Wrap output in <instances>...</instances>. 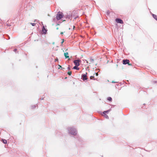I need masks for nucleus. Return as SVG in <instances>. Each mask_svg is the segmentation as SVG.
<instances>
[{
	"instance_id": "1",
	"label": "nucleus",
	"mask_w": 157,
	"mask_h": 157,
	"mask_svg": "<svg viewBox=\"0 0 157 157\" xmlns=\"http://www.w3.org/2000/svg\"><path fill=\"white\" fill-rule=\"evenodd\" d=\"M68 133L71 135L75 136L76 140L81 143L82 142V140L77 134V131L76 128L73 127H70L67 128Z\"/></svg>"
},
{
	"instance_id": "2",
	"label": "nucleus",
	"mask_w": 157,
	"mask_h": 157,
	"mask_svg": "<svg viewBox=\"0 0 157 157\" xmlns=\"http://www.w3.org/2000/svg\"><path fill=\"white\" fill-rule=\"evenodd\" d=\"M64 16V15L63 13H60V12H58L56 15V19L57 20H59L60 19L62 18H63V17Z\"/></svg>"
},
{
	"instance_id": "3",
	"label": "nucleus",
	"mask_w": 157,
	"mask_h": 157,
	"mask_svg": "<svg viewBox=\"0 0 157 157\" xmlns=\"http://www.w3.org/2000/svg\"><path fill=\"white\" fill-rule=\"evenodd\" d=\"M63 19H69L72 17V16L71 15L70 12H69L68 13H67V14L64 15Z\"/></svg>"
},
{
	"instance_id": "4",
	"label": "nucleus",
	"mask_w": 157,
	"mask_h": 157,
	"mask_svg": "<svg viewBox=\"0 0 157 157\" xmlns=\"http://www.w3.org/2000/svg\"><path fill=\"white\" fill-rule=\"evenodd\" d=\"M122 62L123 64L124 65L128 64L129 66H131L132 65V64H130L129 63L130 61L128 59H124L123 60Z\"/></svg>"
},
{
	"instance_id": "5",
	"label": "nucleus",
	"mask_w": 157,
	"mask_h": 157,
	"mask_svg": "<svg viewBox=\"0 0 157 157\" xmlns=\"http://www.w3.org/2000/svg\"><path fill=\"white\" fill-rule=\"evenodd\" d=\"M111 110V109H109L103 112L104 117L106 119H109V117L107 115L106 113H108L110 112Z\"/></svg>"
},
{
	"instance_id": "6",
	"label": "nucleus",
	"mask_w": 157,
	"mask_h": 157,
	"mask_svg": "<svg viewBox=\"0 0 157 157\" xmlns=\"http://www.w3.org/2000/svg\"><path fill=\"white\" fill-rule=\"evenodd\" d=\"M87 75V73L86 72V74H82L81 76V78L83 81H85L86 80H87V78L86 77Z\"/></svg>"
},
{
	"instance_id": "7",
	"label": "nucleus",
	"mask_w": 157,
	"mask_h": 157,
	"mask_svg": "<svg viewBox=\"0 0 157 157\" xmlns=\"http://www.w3.org/2000/svg\"><path fill=\"white\" fill-rule=\"evenodd\" d=\"M115 21L117 23H119L122 24L123 23V20L120 18H117L115 19Z\"/></svg>"
},
{
	"instance_id": "8",
	"label": "nucleus",
	"mask_w": 157,
	"mask_h": 157,
	"mask_svg": "<svg viewBox=\"0 0 157 157\" xmlns=\"http://www.w3.org/2000/svg\"><path fill=\"white\" fill-rule=\"evenodd\" d=\"M47 31V29L45 28L44 26H43L42 29V34H46Z\"/></svg>"
},
{
	"instance_id": "9",
	"label": "nucleus",
	"mask_w": 157,
	"mask_h": 157,
	"mask_svg": "<svg viewBox=\"0 0 157 157\" xmlns=\"http://www.w3.org/2000/svg\"><path fill=\"white\" fill-rule=\"evenodd\" d=\"M78 60H75L74 61V63L75 64V66H79L80 64L79 63H78Z\"/></svg>"
},
{
	"instance_id": "10",
	"label": "nucleus",
	"mask_w": 157,
	"mask_h": 157,
	"mask_svg": "<svg viewBox=\"0 0 157 157\" xmlns=\"http://www.w3.org/2000/svg\"><path fill=\"white\" fill-rule=\"evenodd\" d=\"M78 66H74L73 68V69L79 70V68L78 67Z\"/></svg>"
},
{
	"instance_id": "11",
	"label": "nucleus",
	"mask_w": 157,
	"mask_h": 157,
	"mask_svg": "<svg viewBox=\"0 0 157 157\" xmlns=\"http://www.w3.org/2000/svg\"><path fill=\"white\" fill-rule=\"evenodd\" d=\"M68 54L67 52H66L64 53V55L65 57V58L67 59L69 57V56H67V55H68Z\"/></svg>"
},
{
	"instance_id": "12",
	"label": "nucleus",
	"mask_w": 157,
	"mask_h": 157,
	"mask_svg": "<svg viewBox=\"0 0 157 157\" xmlns=\"http://www.w3.org/2000/svg\"><path fill=\"white\" fill-rule=\"evenodd\" d=\"M153 17L156 21H157V15L154 14H152Z\"/></svg>"
},
{
	"instance_id": "13",
	"label": "nucleus",
	"mask_w": 157,
	"mask_h": 157,
	"mask_svg": "<svg viewBox=\"0 0 157 157\" xmlns=\"http://www.w3.org/2000/svg\"><path fill=\"white\" fill-rule=\"evenodd\" d=\"M89 61L91 63H93L94 62V59L90 57L89 59Z\"/></svg>"
},
{
	"instance_id": "14",
	"label": "nucleus",
	"mask_w": 157,
	"mask_h": 157,
	"mask_svg": "<svg viewBox=\"0 0 157 157\" xmlns=\"http://www.w3.org/2000/svg\"><path fill=\"white\" fill-rule=\"evenodd\" d=\"M2 142L4 144H6L7 143V141L6 140L4 139H2Z\"/></svg>"
},
{
	"instance_id": "15",
	"label": "nucleus",
	"mask_w": 157,
	"mask_h": 157,
	"mask_svg": "<svg viewBox=\"0 0 157 157\" xmlns=\"http://www.w3.org/2000/svg\"><path fill=\"white\" fill-rule=\"evenodd\" d=\"M107 99L109 101H112V99L111 97H109L107 98Z\"/></svg>"
},
{
	"instance_id": "16",
	"label": "nucleus",
	"mask_w": 157,
	"mask_h": 157,
	"mask_svg": "<svg viewBox=\"0 0 157 157\" xmlns=\"http://www.w3.org/2000/svg\"><path fill=\"white\" fill-rule=\"evenodd\" d=\"M37 106V105H32V106H31V108L32 109H34Z\"/></svg>"
},
{
	"instance_id": "17",
	"label": "nucleus",
	"mask_w": 157,
	"mask_h": 157,
	"mask_svg": "<svg viewBox=\"0 0 157 157\" xmlns=\"http://www.w3.org/2000/svg\"><path fill=\"white\" fill-rule=\"evenodd\" d=\"M90 78L91 79H93L94 80H95V78H94V76H90Z\"/></svg>"
},
{
	"instance_id": "18",
	"label": "nucleus",
	"mask_w": 157,
	"mask_h": 157,
	"mask_svg": "<svg viewBox=\"0 0 157 157\" xmlns=\"http://www.w3.org/2000/svg\"><path fill=\"white\" fill-rule=\"evenodd\" d=\"M67 74H68V75H71V74H72V72L71 71H68V72H67Z\"/></svg>"
},
{
	"instance_id": "19",
	"label": "nucleus",
	"mask_w": 157,
	"mask_h": 157,
	"mask_svg": "<svg viewBox=\"0 0 157 157\" xmlns=\"http://www.w3.org/2000/svg\"><path fill=\"white\" fill-rule=\"evenodd\" d=\"M110 12L109 10H108L106 13V15H109Z\"/></svg>"
},
{
	"instance_id": "20",
	"label": "nucleus",
	"mask_w": 157,
	"mask_h": 157,
	"mask_svg": "<svg viewBox=\"0 0 157 157\" xmlns=\"http://www.w3.org/2000/svg\"><path fill=\"white\" fill-rule=\"evenodd\" d=\"M31 24L33 26H35L36 24L35 23H31Z\"/></svg>"
},
{
	"instance_id": "21",
	"label": "nucleus",
	"mask_w": 157,
	"mask_h": 157,
	"mask_svg": "<svg viewBox=\"0 0 157 157\" xmlns=\"http://www.w3.org/2000/svg\"><path fill=\"white\" fill-rule=\"evenodd\" d=\"M95 74L96 76H97L98 75V73H95Z\"/></svg>"
},
{
	"instance_id": "22",
	"label": "nucleus",
	"mask_w": 157,
	"mask_h": 157,
	"mask_svg": "<svg viewBox=\"0 0 157 157\" xmlns=\"http://www.w3.org/2000/svg\"><path fill=\"white\" fill-rule=\"evenodd\" d=\"M76 60H78V63H80L81 61V60L80 59H76Z\"/></svg>"
},
{
	"instance_id": "23",
	"label": "nucleus",
	"mask_w": 157,
	"mask_h": 157,
	"mask_svg": "<svg viewBox=\"0 0 157 157\" xmlns=\"http://www.w3.org/2000/svg\"><path fill=\"white\" fill-rule=\"evenodd\" d=\"M67 69L68 70H70V67L69 65L67 67Z\"/></svg>"
},
{
	"instance_id": "24",
	"label": "nucleus",
	"mask_w": 157,
	"mask_h": 157,
	"mask_svg": "<svg viewBox=\"0 0 157 157\" xmlns=\"http://www.w3.org/2000/svg\"><path fill=\"white\" fill-rule=\"evenodd\" d=\"M59 69H61V68H62V67L60 65H59Z\"/></svg>"
},
{
	"instance_id": "25",
	"label": "nucleus",
	"mask_w": 157,
	"mask_h": 157,
	"mask_svg": "<svg viewBox=\"0 0 157 157\" xmlns=\"http://www.w3.org/2000/svg\"><path fill=\"white\" fill-rule=\"evenodd\" d=\"M153 82L154 83H156L157 82V81H153Z\"/></svg>"
},
{
	"instance_id": "26",
	"label": "nucleus",
	"mask_w": 157,
	"mask_h": 157,
	"mask_svg": "<svg viewBox=\"0 0 157 157\" xmlns=\"http://www.w3.org/2000/svg\"><path fill=\"white\" fill-rule=\"evenodd\" d=\"M17 51V49L16 48H15L13 50V51L14 52H16Z\"/></svg>"
},
{
	"instance_id": "27",
	"label": "nucleus",
	"mask_w": 157,
	"mask_h": 157,
	"mask_svg": "<svg viewBox=\"0 0 157 157\" xmlns=\"http://www.w3.org/2000/svg\"><path fill=\"white\" fill-rule=\"evenodd\" d=\"M7 36H8V39H7V40H9V39H10V37L9 36H8V35H7Z\"/></svg>"
},
{
	"instance_id": "28",
	"label": "nucleus",
	"mask_w": 157,
	"mask_h": 157,
	"mask_svg": "<svg viewBox=\"0 0 157 157\" xmlns=\"http://www.w3.org/2000/svg\"><path fill=\"white\" fill-rule=\"evenodd\" d=\"M7 25L8 26H11L9 24H7Z\"/></svg>"
},
{
	"instance_id": "29",
	"label": "nucleus",
	"mask_w": 157,
	"mask_h": 157,
	"mask_svg": "<svg viewBox=\"0 0 157 157\" xmlns=\"http://www.w3.org/2000/svg\"><path fill=\"white\" fill-rule=\"evenodd\" d=\"M63 42H64V40L63 39V41L61 42V43L62 44Z\"/></svg>"
},
{
	"instance_id": "30",
	"label": "nucleus",
	"mask_w": 157,
	"mask_h": 157,
	"mask_svg": "<svg viewBox=\"0 0 157 157\" xmlns=\"http://www.w3.org/2000/svg\"><path fill=\"white\" fill-rule=\"evenodd\" d=\"M75 28V26H73V30H74Z\"/></svg>"
},
{
	"instance_id": "31",
	"label": "nucleus",
	"mask_w": 157,
	"mask_h": 157,
	"mask_svg": "<svg viewBox=\"0 0 157 157\" xmlns=\"http://www.w3.org/2000/svg\"><path fill=\"white\" fill-rule=\"evenodd\" d=\"M78 16H77V17H75L74 18V19H76L77 18H78Z\"/></svg>"
},
{
	"instance_id": "32",
	"label": "nucleus",
	"mask_w": 157,
	"mask_h": 157,
	"mask_svg": "<svg viewBox=\"0 0 157 157\" xmlns=\"http://www.w3.org/2000/svg\"><path fill=\"white\" fill-rule=\"evenodd\" d=\"M63 34V32H61V33H60V34H61L62 35V34Z\"/></svg>"
},
{
	"instance_id": "33",
	"label": "nucleus",
	"mask_w": 157,
	"mask_h": 157,
	"mask_svg": "<svg viewBox=\"0 0 157 157\" xmlns=\"http://www.w3.org/2000/svg\"><path fill=\"white\" fill-rule=\"evenodd\" d=\"M40 99L41 100H42L44 99V98H40Z\"/></svg>"
},
{
	"instance_id": "34",
	"label": "nucleus",
	"mask_w": 157,
	"mask_h": 157,
	"mask_svg": "<svg viewBox=\"0 0 157 157\" xmlns=\"http://www.w3.org/2000/svg\"><path fill=\"white\" fill-rule=\"evenodd\" d=\"M61 69L63 70L64 69H65V68L62 67V68H61Z\"/></svg>"
},
{
	"instance_id": "35",
	"label": "nucleus",
	"mask_w": 157,
	"mask_h": 157,
	"mask_svg": "<svg viewBox=\"0 0 157 157\" xmlns=\"http://www.w3.org/2000/svg\"><path fill=\"white\" fill-rule=\"evenodd\" d=\"M116 82H114L113 81L112 82V83H116Z\"/></svg>"
},
{
	"instance_id": "36",
	"label": "nucleus",
	"mask_w": 157,
	"mask_h": 157,
	"mask_svg": "<svg viewBox=\"0 0 157 157\" xmlns=\"http://www.w3.org/2000/svg\"><path fill=\"white\" fill-rule=\"evenodd\" d=\"M85 60L86 62V63H88V62L87 61V60Z\"/></svg>"
},
{
	"instance_id": "37",
	"label": "nucleus",
	"mask_w": 157,
	"mask_h": 157,
	"mask_svg": "<svg viewBox=\"0 0 157 157\" xmlns=\"http://www.w3.org/2000/svg\"><path fill=\"white\" fill-rule=\"evenodd\" d=\"M55 20H56L55 18H54L53 19V20L54 21Z\"/></svg>"
},
{
	"instance_id": "38",
	"label": "nucleus",
	"mask_w": 157,
	"mask_h": 157,
	"mask_svg": "<svg viewBox=\"0 0 157 157\" xmlns=\"http://www.w3.org/2000/svg\"><path fill=\"white\" fill-rule=\"evenodd\" d=\"M69 30H70V29H71V28H69Z\"/></svg>"
}]
</instances>
